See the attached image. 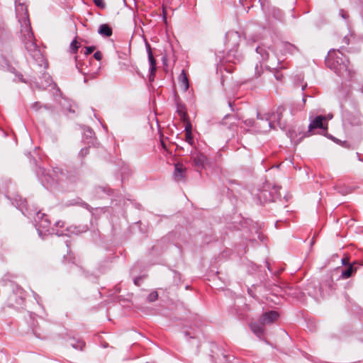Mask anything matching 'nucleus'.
Instances as JSON below:
<instances>
[{"instance_id":"1","label":"nucleus","mask_w":363,"mask_h":363,"mask_svg":"<svg viewBox=\"0 0 363 363\" xmlns=\"http://www.w3.org/2000/svg\"><path fill=\"white\" fill-rule=\"evenodd\" d=\"M15 9L16 18L21 25V38L25 48L33 58L43 60L31 29L27 6L22 0H15Z\"/></svg>"},{"instance_id":"2","label":"nucleus","mask_w":363,"mask_h":363,"mask_svg":"<svg viewBox=\"0 0 363 363\" xmlns=\"http://www.w3.org/2000/svg\"><path fill=\"white\" fill-rule=\"evenodd\" d=\"M327 66L343 78L352 77L347 58L340 50H330L325 58Z\"/></svg>"},{"instance_id":"3","label":"nucleus","mask_w":363,"mask_h":363,"mask_svg":"<svg viewBox=\"0 0 363 363\" xmlns=\"http://www.w3.org/2000/svg\"><path fill=\"white\" fill-rule=\"evenodd\" d=\"M240 38V35L237 31L230 30L227 32L225 41L227 61L235 63L241 60L242 56L238 51Z\"/></svg>"},{"instance_id":"4","label":"nucleus","mask_w":363,"mask_h":363,"mask_svg":"<svg viewBox=\"0 0 363 363\" xmlns=\"http://www.w3.org/2000/svg\"><path fill=\"white\" fill-rule=\"evenodd\" d=\"M59 174H61V172L58 168L52 169V173L50 171L47 172L45 169L39 168L38 172L40 182L47 189H50L58 183L60 179Z\"/></svg>"},{"instance_id":"5","label":"nucleus","mask_w":363,"mask_h":363,"mask_svg":"<svg viewBox=\"0 0 363 363\" xmlns=\"http://www.w3.org/2000/svg\"><path fill=\"white\" fill-rule=\"evenodd\" d=\"M36 229L40 237L43 238L47 235H56L57 236L63 235L64 230H55L50 226V222L45 215H43L41 220L38 223Z\"/></svg>"},{"instance_id":"6","label":"nucleus","mask_w":363,"mask_h":363,"mask_svg":"<svg viewBox=\"0 0 363 363\" xmlns=\"http://www.w3.org/2000/svg\"><path fill=\"white\" fill-rule=\"evenodd\" d=\"M268 49L269 51L262 46H258L256 51L260 55L262 60L267 62L266 65L267 68L277 69L279 64V59L277 58L275 54L272 53L270 48H268Z\"/></svg>"},{"instance_id":"7","label":"nucleus","mask_w":363,"mask_h":363,"mask_svg":"<svg viewBox=\"0 0 363 363\" xmlns=\"http://www.w3.org/2000/svg\"><path fill=\"white\" fill-rule=\"evenodd\" d=\"M146 49L147 52L148 61L150 64V76L149 80L150 82H153L155 76L156 72V60L154 58L151 47L150 44L146 43Z\"/></svg>"},{"instance_id":"8","label":"nucleus","mask_w":363,"mask_h":363,"mask_svg":"<svg viewBox=\"0 0 363 363\" xmlns=\"http://www.w3.org/2000/svg\"><path fill=\"white\" fill-rule=\"evenodd\" d=\"M326 120V117L324 116H318L313 119L311 120V122L308 125L309 131H311L313 129L321 128V129H327V125L325 127L323 124V121Z\"/></svg>"},{"instance_id":"9","label":"nucleus","mask_w":363,"mask_h":363,"mask_svg":"<svg viewBox=\"0 0 363 363\" xmlns=\"http://www.w3.org/2000/svg\"><path fill=\"white\" fill-rule=\"evenodd\" d=\"M279 317L277 312L272 311L269 312L264 313L260 318L259 321L262 324H269L276 320Z\"/></svg>"},{"instance_id":"10","label":"nucleus","mask_w":363,"mask_h":363,"mask_svg":"<svg viewBox=\"0 0 363 363\" xmlns=\"http://www.w3.org/2000/svg\"><path fill=\"white\" fill-rule=\"evenodd\" d=\"M192 159L194 165L198 169H202L204 167L205 162L206 161V157L202 153L197 152L192 155Z\"/></svg>"},{"instance_id":"11","label":"nucleus","mask_w":363,"mask_h":363,"mask_svg":"<svg viewBox=\"0 0 363 363\" xmlns=\"http://www.w3.org/2000/svg\"><path fill=\"white\" fill-rule=\"evenodd\" d=\"M186 168L182 164L174 165V176L177 181L182 180L185 177Z\"/></svg>"},{"instance_id":"12","label":"nucleus","mask_w":363,"mask_h":363,"mask_svg":"<svg viewBox=\"0 0 363 363\" xmlns=\"http://www.w3.org/2000/svg\"><path fill=\"white\" fill-rule=\"evenodd\" d=\"M280 48L284 54L289 53L294 55L298 52V49L297 48L296 46L288 42L281 43V44L280 45Z\"/></svg>"},{"instance_id":"13","label":"nucleus","mask_w":363,"mask_h":363,"mask_svg":"<svg viewBox=\"0 0 363 363\" xmlns=\"http://www.w3.org/2000/svg\"><path fill=\"white\" fill-rule=\"evenodd\" d=\"M265 324H262V322L259 323H251L250 324V328L251 330L258 337H260L264 334V325Z\"/></svg>"},{"instance_id":"14","label":"nucleus","mask_w":363,"mask_h":363,"mask_svg":"<svg viewBox=\"0 0 363 363\" xmlns=\"http://www.w3.org/2000/svg\"><path fill=\"white\" fill-rule=\"evenodd\" d=\"M179 82L180 85L182 86L184 91H186L189 88V82L187 75L184 69L182 71L179 77Z\"/></svg>"},{"instance_id":"15","label":"nucleus","mask_w":363,"mask_h":363,"mask_svg":"<svg viewBox=\"0 0 363 363\" xmlns=\"http://www.w3.org/2000/svg\"><path fill=\"white\" fill-rule=\"evenodd\" d=\"M99 34L104 37H110L112 35V29L108 24H101L98 30Z\"/></svg>"},{"instance_id":"16","label":"nucleus","mask_w":363,"mask_h":363,"mask_svg":"<svg viewBox=\"0 0 363 363\" xmlns=\"http://www.w3.org/2000/svg\"><path fill=\"white\" fill-rule=\"evenodd\" d=\"M177 112L182 121H186L187 120L186 107L184 104L179 103L177 104Z\"/></svg>"},{"instance_id":"17","label":"nucleus","mask_w":363,"mask_h":363,"mask_svg":"<svg viewBox=\"0 0 363 363\" xmlns=\"http://www.w3.org/2000/svg\"><path fill=\"white\" fill-rule=\"evenodd\" d=\"M70 345L73 348L76 350H82L85 346V342L82 340L73 339Z\"/></svg>"},{"instance_id":"18","label":"nucleus","mask_w":363,"mask_h":363,"mask_svg":"<svg viewBox=\"0 0 363 363\" xmlns=\"http://www.w3.org/2000/svg\"><path fill=\"white\" fill-rule=\"evenodd\" d=\"M353 271H354L353 266L350 264L347 269L342 271L341 277L342 279H347V278L350 277Z\"/></svg>"},{"instance_id":"19","label":"nucleus","mask_w":363,"mask_h":363,"mask_svg":"<svg viewBox=\"0 0 363 363\" xmlns=\"http://www.w3.org/2000/svg\"><path fill=\"white\" fill-rule=\"evenodd\" d=\"M64 225H65L64 222L59 220L55 223L53 228H55V230H58L60 231L64 230L63 235H67V234L66 232H67L69 230L67 228H65Z\"/></svg>"},{"instance_id":"20","label":"nucleus","mask_w":363,"mask_h":363,"mask_svg":"<svg viewBox=\"0 0 363 363\" xmlns=\"http://www.w3.org/2000/svg\"><path fill=\"white\" fill-rule=\"evenodd\" d=\"M263 72V68L261 63H257L255 66V75L252 78H258Z\"/></svg>"},{"instance_id":"21","label":"nucleus","mask_w":363,"mask_h":363,"mask_svg":"<svg viewBox=\"0 0 363 363\" xmlns=\"http://www.w3.org/2000/svg\"><path fill=\"white\" fill-rule=\"evenodd\" d=\"M84 135L86 138L91 139L94 135V133L90 128L86 127L84 129Z\"/></svg>"},{"instance_id":"22","label":"nucleus","mask_w":363,"mask_h":363,"mask_svg":"<svg viewBox=\"0 0 363 363\" xmlns=\"http://www.w3.org/2000/svg\"><path fill=\"white\" fill-rule=\"evenodd\" d=\"M79 48V43L76 40H73L70 44V50L72 52L76 53Z\"/></svg>"},{"instance_id":"23","label":"nucleus","mask_w":363,"mask_h":363,"mask_svg":"<svg viewBox=\"0 0 363 363\" xmlns=\"http://www.w3.org/2000/svg\"><path fill=\"white\" fill-rule=\"evenodd\" d=\"M157 298H158V294L157 291H154L148 295L147 300L150 302H153V301H156L157 299Z\"/></svg>"},{"instance_id":"24","label":"nucleus","mask_w":363,"mask_h":363,"mask_svg":"<svg viewBox=\"0 0 363 363\" xmlns=\"http://www.w3.org/2000/svg\"><path fill=\"white\" fill-rule=\"evenodd\" d=\"M95 5L101 9H104L106 6V4L104 0H94Z\"/></svg>"},{"instance_id":"25","label":"nucleus","mask_w":363,"mask_h":363,"mask_svg":"<svg viewBox=\"0 0 363 363\" xmlns=\"http://www.w3.org/2000/svg\"><path fill=\"white\" fill-rule=\"evenodd\" d=\"M30 107L33 110L37 111L42 107V106L40 105V102L36 101V102H34L33 104H32Z\"/></svg>"},{"instance_id":"26","label":"nucleus","mask_w":363,"mask_h":363,"mask_svg":"<svg viewBox=\"0 0 363 363\" xmlns=\"http://www.w3.org/2000/svg\"><path fill=\"white\" fill-rule=\"evenodd\" d=\"M186 141L189 144V145H193V143H194V140H193V137H192V133H186Z\"/></svg>"},{"instance_id":"27","label":"nucleus","mask_w":363,"mask_h":363,"mask_svg":"<svg viewBox=\"0 0 363 363\" xmlns=\"http://www.w3.org/2000/svg\"><path fill=\"white\" fill-rule=\"evenodd\" d=\"M339 14L341 16V17L344 19H347L349 17V15L346 11H345L343 9H340L339 11Z\"/></svg>"},{"instance_id":"28","label":"nucleus","mask_w":363,"mask_h":363,"mask_svg":"<svg viewBox=\"0 0 363 363\" xmlns=\"http://www.w3.org/2000/svg\"><path fill=\"white\" fill-rule=\"evenodd\" d=\"M191 129H192V127H191V125L189 122H188L185 126V133H191Z\"/></svg>"},{"instance_id":"29","label":"nucleus","mask_w":363,"mask_h":363,"mask_svg":"<svg viewBox=\"0 0 363 363\" xmlns=\"http://www.w3.org/2000/svg\"><path fill=\"white\" fill-rule=\"evenodd\" d=\"M94 50V47H93V46L86 47L84 54L86 55H88L91 54Z\"/></svg>"},{"instance_id":"30","label":"nucleus","mask_w":363,"mask_h":363,"mask_svg":"<svg viewBox=\"0 0 363 363\" xmlns=\"http://www.w3.org/2000/svg\"><path fill=\"white\" fill-rule=\"evenodd\" d=\"M94 57L97 60H101L102 58V54L101 52L97 51L94 54Z\"/></svg>"},{"instance_id":"31","label":"nucleus","mask_w":363,"mask_h":363,"mask_svg":"<svg viewBox=\"0 0 363 363\" xmlns=\"http://www.w3.org/2000/svg\"><path fill=\"white\" fill-rule=\"evenodd\" d=\"M244 123L248 126V127H251L254 125V121L252 120V119H247V120H245L244 121Z\"/></svg>"},{"instance_id":"32","label":"nucleus","mask_w":363,"mask_h":363,"mask_svg":"<svg viewBox=\"0 0 363 363\" xmlns=\"http://www.w3.org/2000/svg\"><path fill=\"white\" fill-rule=\"evenodd\" d=\"M99 191H102L105 192L107 194H110V192H111V189H106L105 187H99L97 189V192H99Z\"/></svg>"},{"instance_id":"33","label":"nucleus","mask_w":363,"mask_h":363,"mask_svg":"<svg viewBox=\"0 0 363 363\" xmlns=\"http://www.w3.org/2000/svg\"><path fill=\"white\" fill-rule=\"evenodd\" d=\"M342 42L345 44V45H349L350 43V37L348 35H346L342 39Z\"/></svg>"},{"instance_id":"34","label":"nucleus","mask_w":363,"mask_h":363,"mask_svg":"<svg viewBox=\"0 0 363 363\" xmlns=\"http://www.w3.org/2000/svg\"><path fill=\"white\" fill-rule=\"evenodd\" d=\"M283 111H284V108L282 107H279L277 108V114L279 116V119H280V116L281 115Z\"/></svg>"},{"instance_id":"35","label":"nucleus","mask_w":363,"mask_h":363,"mask_svg":"<svg viewBox=\"0 0 363 363\" xmlns=\"http://www.w3.org/2000/svg\"><path fill=\"white\" fill-rule=\"evenodd\" d=\"M19 201H20L19 207H20L21 206H25V203H26V199H21V198L20 197V198H19Z\"/></svg>"},{"instance_id":"36","label":"nucleus","mask_w":363,"mask_h":363,"mask_svg":"<svg viewBox=\"0 0 363 363\" xmlns=\"http://www.w3.org/2000/svg\"><path fill=\"white\" fill-rule=\"evenodd\" d=\"M231 119H235V117H234L233 116H226V117L225 118L223 123H224L225 124H226V123H227V121H227V120H231Z\"/></svg>"},{"instance_id":"37","label":"nucleus","mask_w":363,"mask_h":363,"mask_svg":"<svg viewBox=\"0 0 363 363\" xmlns=\"http://www.w3.org/2000/svg\"><path fill=\"white\" fill-rule=\"evenodd\" d=\"M87 152H88V149L87 148L82 149L81 151H80V154H82L84 156V155L87 154Z\"/></svg>"},{"instance_id":"38","label":"nucleus","mask_w":363,"mask_h":363,"mask_svg":"<svg viewBox=\"0 0 363 363\" xmlns=\"http://www.w3.org/2000/svg\"><path fill=\"white\" fill-rule=\"evenodd\" d=\"M264 123L267 125V128H271V122L269 121V119L267 118L264 121Z\"/></svg>"},{"instance_id":"39","label":"nucleus","mask_w":363,"mask_h":363,"mask_svg":"<svg viewBox=\"0 0 363 363\" xmlns=\"http://www.w3.org/2000/svg\"><path fill=\"white\" fill-rule=\"evenodd\" d=\"M275 77L277 78V79L279 80V79H281V74H280L279 73H276L275 74Z\"/></svg>"},{"instance_id":"40","label":"nucleus","mask_w":363,"mask_h":363,"mask_svg":"<svg viewBox=\"0 0 363 363\" xmlns=\"http://www.w3.org/2000/svg\"><path fill=\"white\" fill-rule=\"evenodd\" d=\"M339 192L341 193L342 194H347L350 192V191L348 190H345V191H340L339 190Z\"/></svg>"},{"instance_id":"41","label":"nucleus","mask_w":363,"mask_h":363,"mask_svg":"<svg viewBox=\"0 0 363 363\" xmlns=\"http://www.w3.org/2000/svg\"><path fill=\"white\" fill-rule=\"evenodd\" d=\"M347 262H348V259L347 258L342 259V262L343 264H345Z\"/></svg>"},{"instance_id":"42","label":"nucleus","mask_w":363,"mask_h":363,"mask_svg":"<svg viewBox=\"0 0 363 363\" xmlns=\"http://www.w3.org/2000/svg\"><path fill=\"white\" fill-rule=\"evenodd\" d=\"M138 279H135L134 282L136 285H138Z\"/></svg>"},{"instance_id":"43","label":"nucleus","mask_w":363,"mask_h":363,"mask_svg":"<svg viewBox=\"0 0 363 363\" xmlns=\"http://www.w3.org/2000/svg\"><path fill=\"white\" fill-rule=\"evenodd\" d=\"M328 118H330V119H331V118H333V115H331V114H328Z\"/></svg>"},{"instance_id":"44","label":"nucleus","mask_w":363,"mask_h":363,"mask_svg":"<svg viewBox=\"0 0 363 363\" xmlns=\"http://www.w3.org/2000/svg\"><path fill=\"white\" fill-rule=\"evenodd\" d=\"M18 206L19 207V204H18ZM21 206H21L19 208H21V211H23V208H21Z\"/></svg>"}]
</instances>
